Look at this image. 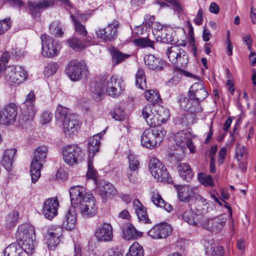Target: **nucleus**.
Instances as JSON below:
<instances>
[{
    "label": "nucleus",
    "instance_id": "obj_6",
    "mask_svg": "<svg viewBox=\"0 0 256 256\" xmlns=\"http://www.w3.org/2000/svg\"><path fill=\"white\" fill-rule=\"evenodd\" d=\"M66 72L71 80L76 82L82 79L83 75L87 74L88 69L84 62L73 60L68 63Z\"/></svg>",
    "mask_w": 256,
    "mask_h": 256
},
{
    "label": "nucleus",
    "instance_id": "obj_26",
    "mask_svg": "<svg viewBox=\"0 0 256 256\" xmlns=\"http://www.w3.org/2000/svg\"><path fill=\"white\" fill-rule=\"evenodd\" d=\"M133 206L135 212L139 220L144 224H150L151 221L148 218L146 208L144 206L138 199H135L133 202Z\"/></svg>",
    "mask_w": 256,
    "mask_h": 256
},
{
    "label": "nucleus",
    "instance_id": "obj_31",
    "mask_svg": "<svg viewBox=\"0 0 256 256\" xmlns=\"http://www.w3.org/2000/svg\"><path fill=\"white\" fill-rule=\"evenodd\" d=\"M16 152L15 148H12L5 150L4 153L1 164L8 171L11 170L12 168L14 158Z\"/></svg>",
    "mask_w": 256,
    "mask_h": 256
},
{
    "label": "nucleus",
    "instance_id": "obj_45",
    "mask_svg": "<svg viewBox=\"0 0 256 256\" xmlns=\"http://www.w3.org/2000/svg\"><path fill=\"white\" fill-rule=\"evenodd\" d=\"M182 219L192 226L197 225L198 216L194 214L191 210L186 211L182 216Z\"/></svg>",
    "mask_w": 256,
    "mask_h": 256
},
{
    "label": "nucleus",
    "instance_id": "obj_41",
    "mask_svg": "<svg viewBox=\"0 0 256 256\" xmlns=\"http://www.w3.org/2000/svg\"><path fill=\"white\" fill-rule=\"evenodd\" d=\"M144 251L142 246L138 242H134L130 246L129 252L126 256H144Z\"/></svg>",
    "mask_w": 256,
    "mask_h": 256
},
{
    "label": "nucleus",
    "instance_id": "obj_24",
    "mask_svg": "<svg viewBox=\"0 0 256 256\" xmlns=\"http://www.w3.org/2000/svg\"><path fill=\"white\" fill-rule=\"evenodd\" d=\"M145 64L149 69L160 71L163 70L164 68L166 66V62L152 54H148L144 58Z\"/></svg>",
    "mask_w": 256,
    "mask_h": 256
},
{
    "label": "nucleus",
    "instance_id": "obj_4",
    "mask_svg": "<svg viewBox=\"0 0 256 256\" xmlns=\"http://www.w3.org/2000/svg\"><path fill=\"white\" fill-rule=\"evenodd\" d=\"M35 101V94L33 91H31L27 94L24 102L21 106V114L18 120L20 125L33 120L36 112Z\"/></svg>",
    "mask_w": 256,
    "mask_h": 256
},
{
    "label": "nucleus",
    "instance_id": "obj_63",
    "mask_svg": "<svg viewBox=\"0 0 256 256\" xmlns=\"http://www.w3.org/2000/svg\"><path fill=\"white\" fill-rule=\"evenodd\" d=\"M138 171H133L128 170L126 172V176L129 181L134 184H136L138 182Z\"/></svg>",
    "mask_w": 256,
    "mask_h": 256
},
{
    "label": "nucleus",
    "instance_id": "obj_52",
    "mask_svg": "<svg viewBox=\"0 0 256 256\" xmlns=\"http://www.w3.org/2000/svg\"><path fill=\"white\" fill-rule=\"evenodd\" d=\"M70 46L75 50H80L84 48L82 42L77 38L73 37L68 40Z\"/></svg>",
    "mask_w": 256,
    "mask_h": 256
},
{
    "label": "nucleus",
    "instance_id": "obj_23",
    "mask_svg": "<svg viewBox=\"0 0 256 256\" xmlns=\"http://www.w3.org/2000/svg\"><path fill=\"white\" fill-rule=\"evenodd\" d=\"M189 96L190 98L201 102L207 98L208 93L202 82H196L191 86L189 90Z\"/></svg>",
    "mask_w": 256,
    "mask_h": 256
},
{
    "label": "nucleus",
    "instance_id": "obj_34",
    "mask_svg": "<svg viewBox=\"0 0 256 256\" xmlns=\"http://www.w3.org/2000/svg\"><path fill=\"white\" fill-rule=\"evenodd\" d=\"M76 217L74 212L68 210L62 222L63 228L67 230H71L76 225Z\"/></svg>",
    "mask_w": 256,
    "mask_h": 256
},
{
    "label": "nucleus",
    "instance_id": "obj_5",
    "mask_svg": "<svg viewBox=\"0 0 256 256\" xmlns=\"http://www.w3.org/2000/svg\"><path fill=\"white\" fill-rule=\"evenodd\" d=\"M63 158L66 163L70 166L81 162L84 156L82 148L77 144H68L64 146L62 150Z\"/></svg>",
    "mask_w": 256,
    "mask_h": 256
},
{
    "label": "nucleus",
    "instance_id": "obj_17",
    "mask_svg": "<svg viewBox=\"0 0 256 256\" xmlns=\"http://www.w3.org/2000/svg\"><path fill=\"white\" fill-rule=\"evenodd\" d=\"M78 206L82 215L84 218H91L96 214L97 208L96 206L94 198L92 195L88 196L85 201H83Z\"/></svg>",
    "mask_w": 256,
    "mask_h": 256
},
{
    "label": "nucleus",
    "instance_id": "obj_10",
    "mask_svg": "<svg viewBox=\"0 0 256 256\" xmlns=\"http://www.w3.org/2000/svg\"><path fill=\"white\" fill-rule=\"evenodd\" d=\"M6 79L10 83L19 84L28 78L26 72L20 66H9L4 69Z\"/></svg>",
    "mask_w": 256,
    "mask_h": 256
},
{
    "label": "nucleus",
    "instance_id": "obj_50",
    "mask_svg": "<svg viewBox=\"0 0 256 256\" xmlns=\"http://www.w3.org/2000/svg\"><path fill=\"white\" fill-rule=\"evenodd\" d=\"M183 158L182 154L178 153L176 152H170L168 154V160L172 164L176 166L178 164H181L180 162Z\"/></svg>",
    "mask_w": 256,
    "mask_h": 256
},
{
    "label": "nucleus",
    "instance_id": "obj_53",
    "mask_svg": "<svg viewBox=\"0 0 256 256\" xmlns=\"http://www.w3.org/2000/svg\"><path fill=\"white\" fill-rule=\"evenodd\" d=\"M97 171L93 166V159L88 158V172L86 176L88 178L96 180Z\"/></svg>",
    "mask_w": 256,
    "mask_h": 256
},
{
    "label": "nucleus",
    "instance_id": "obj_60",
    "mask_svg": "<svg viewBox=\"0 0 256 256\" xmlns=\"http://www.w3.org/2000/svg\"><path fill=\"white\" fill-rule=\"evenodd\" d=\"M150 194L152 202L154 205L160 207V204H161L160 202L164 200L156 190L152 191Z\"/></svg>",
    "mask_w": 256,
    "mask_h": 256
},
{
    "label": "nucleus",
    "instance_id": "obj_7",
    "mask_svg": "<svg viewBox=\"0 0 256 256\" xmlns=\"http://www.w3.org/2000/svg\"><path fill=\"white\" fill-rule=\"evenodd\" d=\"M149 168L152 175L158 181L170 183L172 182V178L167 172L162 162L157 158H152L149 164Z\"/></svg>",
    "mask_w": 256,
    "mask_h": 256
},
{
    "label": "nucleus",
    "instance_id": "obj_48",
    "mask_svg": "<svg viewBox=\"0 0 256 256\" xmlns=\"http://www.w3.org/2000/svg\"><path fill=\"white\" fill-rule=\"evenodd\" d=\"M156 112H158L160 124L164 123L170 116L169 110L162 107L157 106Z\"/></svg>",
    "mask_w": 256,
    "mask_h": 256
},
{
    "label": "nucleus",
    "instance_id": "obj_3",
    "mask_svg": "<svg viewBox=\"0 0 256 256\" xmlns=\"http://www.w3.org/2000/svg\"><path fill=\"white\" fill-rule=\"evenodd\" d=\"M48 148L45 146H40L35 149L30 164V174L32 182H36L40 176V170L45 161Z\"/></svg>",
    "mask_w": 256,
    "mask_h": 256
},
{
    "label": "nucleus",
    "instance_id": "obj_8",
    "mask_svg": "<svg viewBox=\"0 0 256 256\" xmlns=\"http://www.w3.org/2000/svg\"><path fill=\"white\" fill-rule=\"evenodd\" d=\"M42 40V54L45 57L52 58L58 54L60 46L54 38L46 34H42L40 36Z\"/></svg>",
    "mask_w": 256,
    "mask_h": 256
},
{
    "label": "nucleus",
    "instance_id": "obj_30",
    "mask_svg": "<svg viewBox=\"0 0 256 256\" xmlns=\"http://www.w3.org/2000/svg\"><path fill=\"white\" fill-rule=\"evenodd\" d=\"M100 134L101 133L97 134L89 139L88 150V158L93 159L95 154L99 151Z\"/></svg>",
    "mask_w": 256,
    "mask_h": 256
},
{
    "label": "nucleus",
    "instance_id": "obj_35",
    "mask_svg": "<svg viewBox=\"0 0 256 256\" xmlns=\"http://www.w3.org/2000/svg\"><path fill=\"white\" fill-rule=\"evenodd\" d=\"M124 238L128 240H134L142 236L141 232L138 231L130 224H127L122 229Z\"/></svg>",
    "mask_w": 256,
    "mask_h": 256
},
{
    "label": "nucleus",
    "instance_id": "obj_56",
    "mask_svg": "<svg viewBox=\"0 0 256 256\" xmlns=\"http://www.w3.org/2000/svg\"><path fill=\"white\" fill-rule=\"evenodd\" d=\"M58 69V64L54 62L48 63L45 67L44 74L46 76H50L54 74Z\"/></svg>",
    "mask_w": 256,
    "mask_h": 256
},
{
    "label": "nucleus",
    "instance_id": "obj_19",
    "mask_svg": "<svg viewBox=\"0 0 256 256\" xmlns=\"http://www.w3.org/2000/svg\"><path fill=\"white\" fill-rule=\"evenodd\" d=\"M95 236L98 242H110L113 238L112 228L110 223L103 222L95 232Z\"/></svg>",
    "mask_w": 256,
    "mask_h": 256
},
{
    "label": "nucleus",
    "instance_id": "obj_51",
    "mask_svg": "<svg viewBox=\"0 0 256 256\" xmlns=\"http://www.w3.org/2000/svg\"><path fill=\"white\" fill-rule=\"evenodd\" d=\"M156 106L154 104H148L142 109V115L146 121L152 117V114H154V112H156Z\"/></svg>",
    "mask_w": 256,
    "mask_h": 256
},
{
    "label": "nucleus",
    "instance_id": "obj_39",
    "mask_svg": "<svg viewBox=\"0 0 256 256\" xmlns=\"http://www.w3.org/2000/svg\"><path fill=\"white\" fill-rule=\"evenodd\" d=\"M206 252L211 256H222L224 254V250L222 246L212 243L206 247Z\"/></svg>",
    "mask_w": 256,
    "mask_h": 256
},
{
    "label": "nucleus",
    "instance_id": "obj_58",
    "mask_svg": "<svg viewBox=\"0 0 256 256\" xmlns=\"http://www.w3.org/2000/svg\"><path fill=\"white\" fill-rule=\"evenodd\" d=\"M154 114L153 115L152 114V117L146 121L148 124L150 126V128L161 126L158 112H154Z\"/></svg>",
    "mask_w": 256,
    "mask_h": 256
},
{
    "label": "nucleus",
    "instance_id": "obj_1",
    "mask_svg": "<svg viewBox=\"0 0 256 256\" xmlns=\"http://www.w3.org/2000/svg\"><path fill=\"white\" fill-rule=\"evenodd\" d=\"M18 241L22 242V246L17 243H12L4 250V256H18L24 250L31 255L34 250L35 230L33 226L24 224L18 226L16 234Z\"/></svg>",
    "mask_w": 256,
    "mask_h": 256
},
{
    "label": "nucleus",
    "instance_id": "obj_12",
    "mask_svg": "<svg viewBox=\"0 0 256 256\" xmlns=\"http://www.w3.org/2000/svg\"><path fill=\"white\" fill-rule=\"evenodd\" d=\"M119 23L115 20L104 28H100L96 32L97 37L105 42L114 40L118 36V28Z\"/></svg>",
    "mask_w": 256,
    "mask_h": 256
},
{
    "label": "nucleus",
    "instance_id": "obj_46",
    "mask_svg": "<svg viewBox=\"0 0 256 256\" xmlns=\"http://www.w3.org/2000/svg\"><path fill=\"white\" fill-rule=\"evenodd\" d=\"M198 180L203 185L206 186H214V183L212 177L209 174L200 172L198 174Z\"/></svg>",
    "mask_w": 256,
    "mask_h": 256
},
{
    "label": "nucleus",
    "instance_id": "obj_54",
    "mask_svg": "<svg viewBox=\"0 0 256 256\" xmlns=\"http://www.w3.org/2000/svg\"><path fill=\"white\" fill-rule=\"evenodd\" d=\"M111 116L116 120L122 121L124 119L125 112L121 108L116 106L111 112Z\"/></svg>",
    "mask_w": 256,
    "mask_h": 256
},
{
    "label": "nucleus",
    "instance_id": "obj_22",
    "mask_svg": "<svg viewBox=\"0 0 256 256\" xmlns=\"http://www.w3.org/2000/svg\"><path fill=\"white\" fill-rule=\"evenodd\" d=\"M62 122L64 132L66 136H71L77 132L80 124L78 116L74 114H69L67 118Z\"/></svg>",
    "mask_w": 256,
    "mask_h": 256
},
{
    "label": "nucleus",
    "instance_id": "obj_13",
    "mask_svg": "<svg viewBox=\"0 0 256 256\" xmlns=\"http://www.w3.org/2000/svg\"><path fill=\"white\" fill-rule=\"evenodd\" d=\"M104 89L109 96L116 98L121 94L124 89V81L121 78L112 76L104 83Z\"/></svg>",
    "mask_w": 256,
    "mask_h": 256
},
{
    "label": "nucleus",
    "instance_id": "obj_59",
    "mask_svg": "<svg viewBox=\"0 0 256 256\" xmlns=\"http://www.w3.org/2000/svg\"><path fill=\"white\" fill-rule=\"evenodd\" d=\"M12 22L10 18L0 20V36L5 33L11 26Z\"/></svg>",
    "mask_w": 256,
    "mask_h": 256
},
{
    "label": "nucleus",
    "instance_id": "obj_2",
    "mask_svg": "<svg viewBox=\"0 0 256 256\" xmlns=\"http://www.w3.org/2000/svg\"><path fill=\"white\" fill-rule=\"evenodd\" d=\"M166 134V130L162 126L147 128L140 136L141 144L146 148H154L162 142Z\"/></svg>",
    "mask_w": 256,
    "mask_h": 256
},
{
    "label": "nucleus",
    "instance_id": "obj_15",
    "mask_svg": "<svg viewBox=\"0 0 256 256\" xmlns=\"http://www.w3.org/2000/svg\"><path fill=\"white\" fill-rule=\"evenodd\" d=\"M17 116L16 105L14 103H10L0 112V124L9 125L13 124L16 121Z\"/></svg>",
    "mask_w": 256,
    "mask_h": 256
},
{
    "label": "nucleus",
    "instance_id": "obj_36",
    "mask_svg": "<svg viewBox=\"0 0 256 256\" xmlns=\"http://www.w3.org/2000/svg\"><path fill=\"white\" fill-rule=\"evenodd\" d=\"M136 85L142 90L147 88L144 72L142 68H139L136 74Z\"/></svg>",
    "mask_w": 256,
    "mask_h": 256
},
{
    "label": "nucleus",
    "instance_id": "obj_20",
    "mask_svg": "<svg viewBox=\"0 0 256 256\" xmlns=\"http://www.w3.org/2000/svg\"><path fill=\"white\" fill-rule=\"evenodd\" d=\"M58 206V202L56 198L47 199L44 204L42 208V214L45 218L51 220L56 216Z\"/></svg>",
    "mask_w": 256,
    "mask_h": 256
},
{
    "label": "nucleus",
    "instance_id": "obj_25",
    "mask_svg": "<svg viewBox=\"0 0 256 256\" xmlns=\"http://www.w3.org/2000/svg\"><path fill=\"white\" fill-rule=\"evenodd\" d=\"M180 106L186 111L190 112H198L202 110L200 102L198 100L190 98H184L180 102Z\"/></svg>",
    "mask_w": 256,
    "mask_h": 256
},
{
    "label": "nucleus",
    "instance_id": "obj_42",
    "mask_svg": "<svg viewBox=\"0 0 256 256\" xmlns=\"http://www.w3.org/2000/svg\"><path fill=\"white\" fill-rule=\"evenodd\" d=\"M144 96L148 101L154 104H158L160 102V94L155 90H146Z\"/></svg>",
    "mask_w": 256,
    "mask_h": 256
},
{
    "label": "nucleus",
    "instance_id": "obj_9",
    "mask_svg": "<svg viewBox=\"0 0 256 256\" xmlns=\"http://www.w3.org/2000/svg\"><path fill=\"white\" fill-rule=\"evenodd\" d=\"M166 53L168 58L173 64L185 66L188 63V55L178 46H173L168 48Z\"/></svg>",
    "mask_w": 256,
    "mask_h": 256
},
{
    "label": "nucleus",
    "instance_id": "obj_57",
    "mask_svg": "<svg viewBox=\"0 0 256 256\" xmlns=\"http://www.w3.org/2000/svg\"><path fill=\"white\" fill-rule=\"evenodd\" d=\"M248 154L246 147L244 146L237 144L235 158L238 160L240 161L244 156H246Z\"/></svg>",
    "mask_w": 256,
    "mask_h": 256
},
{
    "label": "nucleus",
    "instance_id": "obj_21",
    "mask_svg": "<svg viewBox=\"0 0 256 256\" xmlns=\"http://www.w3.org/2000/svg\"><path fill=\"white\" fill-rule=\"evenodd\" d=\"M54 4V0H40L28 2V6L32 15L35 18L42 10L52 6Z\"/></svg>",
    "mask_w": 256,
    "mask_h": 256
},
{
    "label": "nucleus",
    "instance_id": "obj_16",
    "mask_svg": "<svg viewBox=\"0 0 256 256\" xmlns=\"http://www.w3.org/2000/svg\"><path fill=\"white\" fill-rule=\"evenodd\" d=\"M72 204L74 206H78L88 196L92 194L86 193L85 188L80 186H72L69 190Z\"/></svg>",
    "mask_w": 256,
    "mask_h": 256
},
{
    "label": "nucleus",
    "instance_id": "obj_27",
    "mask_svg": "<svg viewBox=\"0 0 256 256\" xmlns=\"http://www.w3.org/2000/svg\"><path fill=\"white\" fill-rule=\"evenodd\" d=\"M62 234V228L60 227L54 229H50L46 235V240L48 246L52 249L55 247L60 242V238Z\"/></svg>",
    "mask_w": 256,
    "mask_h": 256
},
{
    "label": "nucleus",
    "instance_id": "obj_44",
    "mask_svg": "<svg viewBox=\"0 0 256 256\" xmlns=\"http://www.w3.org/2000/svg\"><path fill=\"white\" fill-rule=\"evenodd\" d=\"M112 56L113 63L114 64H118L128 58L130 55L123 54L118 50H114L112 52Z\"/></svg>",
    "mask_w": 256,
    "mask_h": 256
},
{
    "label": "nucleus",
    "instance_id": "obj_14",
    "mask_svg": "<svg viewBox=\"0 0 256 256\" xmlns=\"http://www.w3.org/2000/svg\"><path fill=\"white\" fill-rule=\"evenodd\" d=\"M174 139L176 144L180 146L182 149L184 150L188 148L191 152H194L195 148L192 142V136L187 130H182L178 132L176 134Z\"/></svg>",
    "mask_w": 256,
    "mask_h": 256
},
{
    "label": "nucleus",
    "instance_id": "obj_33",
    "mask_svg": "<svg viewBox=\"0 0 256 256\" xmlns=\"http://www.w3.org/2000/svg\"><path fill=\"white\" fill-rule=\"evenodd\" d=\"M176 168L180 176L186 181H190L194 176V172L189 164L187 163L178 164Z\"/></svg>",
    "mask_w": 256,
    "mask_h": 256
},
{
    "label": "nucleus",
    "instance_id": "obj_29",
    "mask_svg": "<svg viewBox=\"0 0 256 256\" xmlns=\"http://www.w3.org/2000/svg\"><path fill=\"white\" fill-rule=\"evenodd\" d=\"M104 80L100 82H92L90 85V92L92 98L98 102L100 100V97L104 94Z\"/></svg>",
    "mask_w": 256,
    "mask_h": 256
},
{
    "label": "nucleus",
    "instance_id": "obj_11",
    "mask_svg": "<svg viewBox=\"0 0 256 256\" xmlns=\"http://www.w3.org/2000/svg\"><path fill=\"white\" fill-rule=\"evenodd\" d=\"M226 222V218L223 215H220L212 218L204 219L200 224L202 227L208 231L218 234L224 228Z\"/></svg>",
    "mask_w": 256,
    "mask_h": 256
},
{
    "label": "nucleus",
    "instance_id": "obj_40",
    "mask_svg": "<svg viewBox=\"0 0 256 256\" xmlns=\"http://www.w3.org/2000/svg\"><path fill=\"white\" fill-rule=\"evenodd\" d=\"M18 220V214L16 211L10 212L6 218L5 225L8 229L12 228L14 227Z\"/></svg>",
    "mask_w": 256,
    "mask_h": 256
},
{
    "label": "nucleus",
    "instance_id": "obj_64",
    "mask_svg": "<svg viewBox=\"0 0 256 256\" xmlns=\"http://www.w3.org/2000/svg\"><path fill=\"white\" fill-rule=\"evenodd\" d=\"M204 12L202 8L198 10L196 17L194 19V22L198 26L201 25L203 21Z\"/></svg>",
    "mask_w": 256,
    "mask_h": 256
},
{
    "label": "nucleus",
    "instance_id": "obj_62",
    "mask_svg": "<svg viewBox=\"0 0 256 256\" xmlns=\"http://www.w3.org/2000/svg\"><path fill=\"white\" fill-rule=\"evenodd\" d=\"M158 38H159L158 37ZM160 38L159 40L163 43L172 44L174 41L172 36L170 34L166 33V30L162 33V36H160Z\"/></svg>",
    "mask_w": 256,
    "mask_h": 256
},
{
    "label": "nucleus",
    "instance_id": "obj_37",
    "mask_svg": "<svg viewBox=\"0 0 256 256\" xmlns=\"http://www.w3.org/2000/svg\"><path fill=\"white\" fill-rule=\"evenodd\" d=\"M133 43L140 48H154V42L148 37H138L133 40Z\"/></svg>",
    "mask_w": 256,
    "mask_h": 256
},
{
    "label": "nucleus",
    "instance_id": "obj_61",
    "mask_svg": "<svg viewBox=\"0 0 256 256\" xmlns=\"http://www.w3.org/2000/svg\"><path fill=\"white\" fill-rule=\"evenodd\" d=\"M9 58L10 54L7 52H4L2 56L0 59V71L1 73L4 72V68H6L7 67H6V64L8 63Z\"/></svg>",
    "mask_w": 256,
    "mask_h": 256
},
{
    "label": "nucleus",
    "instance_id": "obj_18",
    "mask_svg": "<svg viewBox=\"0 0 256 256\" xmlns=\"http://www.w3.org/2000/svg\"><path fill=\"white\" fill-rule=\"evenodd\" d=\"M170 225L167 224H160L153 226L148 232V234L154 239L164 238L172 233Z\"/></svg>",
    "mask_w": 256,
    "mask_h": 256
},
{
    "label": "nucleus",
    "instance_id": "obj_49",
    "mask_svg": "<svg viewBox=\"0 0 256 256\" xmlns=\"http://www.w3.org/2000/svg\"><path fill=\"white\" fill-rule=\"evenodd\" d=\"M128 170L133 171H138L140 164L136 156L134 154H130L128 156Z\"/></svg>",
    "mask_w": 256,
    "mask_h": 256
},
{
    "label": "nucleus",
    "instance_id": "obj_47",
    "mask_svg": "<svg viewBox=\"0 0 256 256\" xmlns=\"http://www.w3.org/2000/svg\"><path fill=\"white\" fill-rule=\"evenodd\" d=\"M50 32L56 37L60 36L63 34L62 28L58 21L52 22L49 26Z\"/></svg>",
    "mask_w": 256,
    "mask_h": 256
},
{
    "label": "nucleus",
    "instance_id": "obj_38",
    "mask_svg": "<svg viewBox=\"0 0 256 256\" xmlns=\"http://www.w3.org/2000/svg\"><path fill=\"white\" fill-rule=\"evenodd\" d=\"M188 72L180 68H176L173 72V76L166 82L168 86L176 85L179 83L182 76H187Z\"/></svg>",
    "mask_w": 256,
    "mask_h": 256
},
{
    "label": "nucleus",
    "instance_id": "obj_32",
    "mask_svg": "<svg viewBox=\"0 0 256 256\" xmlns=\"http://www.w3.org/2000/svg\"><path fill=\"white\" fill-rule=\"evenodd\" d=\"M174 187L176 189L178 199L182 202H188L192 194V188L188 185H175Z\"/></svg>",
    "mask_w": 256,
    "mask_h": 256
},
{
    "label": "nucleus",
    "instance_id": "obj_55",
    "mask_svg": "<svg viewBox=\"0 0 256 256\" xmlns=\"http://www.w3.org/2000/svg\"><path fill=\"white\" fill-rule=\"evenodd\" d=\"M71 18L74 20L75 30L76 32L78 34L82 35V36H86L87 34V31L85 28V26L80 22L77 21L76 20H75L74 16H71Z\"/></svg>",
    "mask_w": 256,
    "mask_h": 256
},
{
    "label": "nucleus",
    "instance_id": "obj_43",
    "mask_svg": "<svg viewBox=\"0 0 256 256\" xmlns=\"http://www.w3.org/2000/svg\"><path fill=\"white\" fill-rule=\"evenodd\" d=\"M69 114H74L69 113V110L67 108L62 106L60 104L58 106L56 112V119H58L62 122H63L67 118Z\"/></svg>",
    "mask_w": 256,
    "mask_h": 256
},
{
    "label": "nucleus",
    "instance_id": "obj_28",
    "mask_svg": "<svg viewBox=\"0 0 256 256\" xmlns=\"http://www.w3.org/2000/svg\"><path fill=\"white\" fill-rule=\"evenodd\" d=\"M98 190L99 194L103 199L106 198L108 196L114 195L116 194V190L112 184L104 180L98 182Z\"/></svg>",
    "mask_w": 256,
    "mask_h": 256
}]
</instances>
